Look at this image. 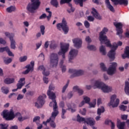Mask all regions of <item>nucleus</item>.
<instances>
[{
    "label": "nucleus",
    "mask_w": 129,
    "mask_h": 129,
    "mask_svg": "<svg viewBox=\"0 0 129 129\" xmlns=\"http://www.w3.org/2000/svg\"><path fill=\"white\" fill-rule=\"evenodd\" d=\"M69 49V43H60V50L58 52V55L62 54V58L64 59L65 58V53L68 51Z\"/></svg>",
    "instance_id": "1a4fd4ad"
},
{
    "label": "nucleus",
    "mask_w": 129,
    "mask_h": 129,
    "mask_svg": "<svg viewBox=\"0 0 129 129\" xmlns=\"http://www.w3.org/2000/svg\"><path fill=\"white\" fill-rule=\"evenodd\" d=\"M49 59L50 60V65H51L52 67H57V65H58V61H59L58 54L54 53H51Z\"/></svg>",
    "instance_id": "6e6552de"
},
{
    "label": "nucleus",
    "mask_w": 129,
    "mask_h": 129,
    "mask_svg": "<svg viewBox=\"0 0 129 129\" xmlns=\"http://www.w3.org/2000/svg\"><path fill=\"white\" fill-rule=\"evenodd\" d=\"M56 27L59 31H61V29H62L65 34H68V32H69V27L67 25V22L64 19H62L61 23L57 24L56 25Z\"/></svg>",
    "instance_id": "423d86ee"
},
{
    "label": "nucleus",
    "mask_w": 129,
    "mask_h": 129,
    "mask_svg": "<svg viewBox=\"0 0 129 129\" xmlns=\"http://www.w3.org/2000/svg\"><path fill=\"white\" fill-rule=\"evenodd\" d=\"M45 11L46 13H48V16L47 17H52V12L50 11V8H46Z\"/></svg>",
    "instance_id": "bf43d9fd"
},
{
    "label": "nucleus",
    "mask_w": 129,
    "mask_h": 129,
    "mask_svg": "<svg viewBox=\"0 0 129 129\" xmlns=\"http://www.w3.org/2000/svg\"><path fill=\"white\" fill-rule=\"evenodd\" d=\"M38 69L40 71H42V74L44 76H48V75H50V72L46 71V69L45 68V67H44V66H43V65L39 66L38 67Z\"/></svg>",
    "instance_id": "aec40b11"
},
{
    "label": "nucleus",
    "mask_w": 129,
    "mask_h": 129,
    "mask_svg": "<svg viewBox=\"0 0 129 129\" xmlns=\"http://www.w3.org/2000/svg\"><path fill=\"white\" fill-rule=\"evenodd\" d=\"M12 61H13V59H12L11 58H9L8 59L4 60V63L8 65V64H10V63H12Z\"/></svg>",
    "instance_id": "8fccbe9b"
},
{
    "label": "nucleus",
    "mask_w": 129,
    "mask_h": 129,
    "mask_svg": "<svg viewBox=\"0 0 129 129\" xmlns=\"http://www.w3.org/2000/svg\"><path fill=\"white\" fill-rule=\"evenodd\" d=\"M100 52L102 53V55L106 54V51H105V47L103 45H102L100 47Z\"/></svg>",
    "instance_id": "72a5a7b5"
},
{
    "label": "nucleus",
    "mask_w": 129,
    "mask_h": 129,
    "mask_svg": "<svg viewBox=\"0 0 129 129\" xmlns=\"http://www.w3.org/2000/svg\"><path fill=\"white\" fill-rule=\"evenodd\" d=\"M108 32V29L106 28H104L99 33V40L101 42V44H104L106 45L107 47L111 48V50L108 53V56L110 58L111 61H113L115 59V50L117 49L118 46H122V42L119 41L118 44L114 43L113 45L110 43V41L107 39V36L105 35L106 33Z\"/></svg>",
    "instance_id": "f257e3e1"
},
{
    "label": "nucleus",
    "mask_w": 129,
    "mask_h": 129,
    "mask_svg": "<svg viewBox=\"0 0 129 129\" xmlns=\"http://www.w3.org/2000/svg\"><path fill=\"white\" fill-rule=\"evenodd\" d=\"M125 125V122H121L119 124H117V126L118 129H124Z\"/></svg>",
    "instance_id": "7c9ffc66"
},
{
    "label": "nucleus",
    "mask_w": 129,
    "mask_h": 129,
    "mask_svg": "<svg viewBox=\"0 0 129 129\" xmlns=\"http://www.w3.org/2000/svg\"><path fill=\"white\" fill-rule=\"evenodd\" d=\"M88 104L89 105L90 108H91L92 107H95V105L96 104V99H94L93 103H90V102L89 103H88Z\"/></svg>",
    "instance_id": "c9c22d12"
},
{
    "label": "nucleus",
    "mask_w": 129,
    "mask_h": 129,
    "mask_svg": "<svg viewBox=\"0 0 129 129\" xmlns=\"http://www.w3.org/2000/svg\"><path fill=\"white\" fill-rule=\"evenodd\" d=\"M6 52L8 53L9 56L11 57H14V55L13 54V52L10 50V48L9 47H7V49H6Z\"/></svg>",
    "instance_id": "a18cd8bd"
},
{
    "label": "nucleus",
    "mask_w": 129,
    "mask_h": 129,
    "mask_svg": "<svg viewBox=\"0 0 129 129\" xmlns=\"http://www.w3.org/2000/svg\"><path fill=\"white\" fill-rule=\"evenodd\" d=\"M122 57L123 59H125V58L129 59V46H126L124 54L122 55Z\"/></svg>",
    "instance_id": "5701e85b"
},
{
    "label": "nucleus",
    "mask_w": 129,
    "mask_h": 129,
    "mask_svg": "<svg viewBox=\"0 0 129 129\" xmlns=\"http://www.w3.org/2000/svg\"><path fill=\"white\" fill-rule=\"evenodd\" d=\"M51 118H49V119H48L47 120H46V121H43V124L44 125H46V126H47V123H48V122H50V121H51Z\"/></svg>",
    "instance_id": "338daca9"
},
{
    "label": "nucleus",
    "mask_w": 129,
    "mask_h": 129,
    "mask_svg": "<svg viewBox=\"0 0 129 129\" xmlns=\"http://www.w3.org/2000/svg\"><path fill=\"white\" fill-rule=\"evenodd\" d=\"M85 123H87V124H89L90 126H92L95 124V121H94V119L92 118H88L86 119Z\"/></svg>",
    "instance_id": "412c9836"
},
{
    "label": "nucleus",
    "mask_w": 129,
    "mask_h": 129,
    "mask_svg": "<svg viewBox=\"0 0 129 129\" xmlns=\"http://www.w3.org/2000/svg\"><path fill=\"white\" fill-rule=\"evenodd\" d=\"M84 100H85V103H89L90 102V98L88 97H84Z\"/></svg>",
    "instance_id": "5fc2aeb1"
},
{
    "label": "nucleus",
    "mask_w": 129,
    "mask_h": 129,
    "mask_svg": "<svg viewBox=\"0 0 129 129\" xmlns=\"http://www.w3.org/2000/svg\"><path fill=\"white\" fill-rule=\"evenodd\" d=\"M105 5H106L107 8L111 11V12H114V8L113 6L110 4V2L109 0H105Z\"/></svg>",
    "instance_id": "4be33fe9"
},
{
    "label": "nucleus",
    "mask_w": 129,
    "mask_h": 129,
    "mask_svg": "<svg viewBox=\"0 0 129 129\" xmlns=\"http://www.w3.org/2000/svg\"><path fill=\"white\" fill-rule=\"evenodd\" d=\"M66 105H67L68 108H67L65 110H66V111H67V110H69V111H70V110L72 108V105L70 103H68L66 104Z\"/></svg>",
    "instance_id": "de8ad7c7"
},
{
    "label": "nucleus",
    "mask_w": 129,
    "mask_h": 129,
    "mask_svg": "<svg viewBox=\"0 0 129 129\" xmlns=\"http://www.w3.org/2000/svg\"><path fill=\"white\" fill-rule=\"evenodd\" d=\"M50 4L55 8H57L58 6H59V4L58 3V1L57 0H51Z\"/></svg>",
    "instance_id": "c756f323"
},
{
    "label": "nucleus",
    "mask_w": 129,
    "mask_h": 129,
    "mask_svg": "<svg viewBox=\"0 0 129 129\" xmlns=\"http://www.w3.org/2000/svg\"><path fill=\"white\" fill-rule=\"evenodd\" d=\"M87 48L90 51H95V50H96V47L93 45H88Z\"/></svg>",
    "instance_id": "e433bc0d"
},
{
    "label": "nucleus",
    "mask_w": 129,
    "mask_h": 129,
    "mask_svg": "<svg viewBox=\"0 0 129 129\" xmlns=\"http://www.w3.org/2000/svg\"><path fill=\"white\" fill-rule=\"evenodd\" d=\"M15 82V79L14 78H6L4 80V83L5 84H12Z\"/></svg>",
    "instance_id": "393cba45"
},
{
    "label": "nucleus",
    "mask_w": 129,
    "mask_h": 129,
    "mask_svg": "<svg viewBox=\"0 0 129 129\" xmlns=\"http://www.w3.org/2000/svg\"><path fill=\"white\" fill-rule=\"evenodd\" d=\"M86 42H87V43H91V38H90V37L87 36L86 37Z\"/></svg>",
    "instance_id": "69168bd1"
},
{
    "label": "nucleus",
    "mask_w": 129,
    "mask_h": 129,
    "mask_svg": "<svg viewBox=\"0 0 129 129\" xmlns=\"http://www.w3.org/2000/svg\"><path fill=\"white\" fill-rule=\"evenodd\" d=\"M94 87H96L99 89H101L103 92L105 93H108V92H110L112 90V88L110 87L106 86L103 82L100 80L96 81L94 83Z\"/></svg>",
    "instance_id": "7ed1b4c3"
},
{
    "label": "nucleus",
    "mask_w": 129,
    "mask_h": 129,
    "mask_svg": "<svg viewBox=\"0 0 129 129\" xmlns=\"http://www.w3.org/2000/svg\"><path fill=\"white\" fill-rule=\"evenodd\" d=\"M59 107L62 108V109H64L65 108V103L64 102V101H60V102L59 104Z\"/></svg>",
    "instance_id": "09e8293b"
},
{
    "label": "nucleus",
    "mask_w": 129,
    "mask_h": 129,
    "mask_svg": "<svg viewBox=\"0 0 129 129\" xmlns=\"http://www.w3.org/2000/svg\"><path fill=\"white\" fill-rule=\"evenodd\" d=\"M67 112V111L66 109H62L61 110V118H66V117H65V113H66Z\"/></svg>",
    "instance_id": "864d4df0"
},
{
    "label": "nucleus",
    "mask_w": 129,
    "mask_h": 129,
    "mask_svg": "<svg viewBox=\"0 0 129 129\" xmlns=\"http://www.w3.org/2000/svg\"><path fill=\"white\" fill-rule=\"evenodd\" d=\"M73 43H74V46L77 49L81 48L82 46V40L80 38H75L73 39Z\"/></svg>",
    "instance_id": "6ab92c4d"
},
{
    "label": "nucleus",
    "mask_w": 129,
    "mask_h": 129,
    "mask_svg": "<svg viewBox=\"0 0 129 129\" xmlns=\"http://www.w3.org/2000/svg\"><path fill=\"white\" fill-rule=\"evenodd\" d=\"M52 90L53 91H54V90H55V87H54V86H53V85H50L48 91H52Z\"/></svg>",
    "instance_id": "680f3d73"
},
{
    "label": "nucleus",
    "mask_w": 129,
    "mask_h": 129,
    "mask_svg": "<svg viewBox=\"0 0 129 129\" xmlns=\"http://www.w3.org/2000/svg\"><path fill=\"white\" fill-rule=\"evenodd\" d=\"M24 98V95L22 94H19L17 97V100H21V99H23Z\"/></svg>",
    "instance_id": "774afa93"
},
{
    "label": "nucleus",
    "mask_w": 129,
    "mask_h": 129,
    "mask_svg": "<svg viewBox=\"0 0 129 129\" xmlns=\"http://www.w3.org/2000/svg\"><path fill=\"white\" fill-rule=\"evenodd\" d=\"M127 106H125L124 105H121V106H119L120 110H121L122 111H125V110L127 108Z\"/></svg>",
    "instance_id": "3c124183"
},
{
    "label": "nucleus",
    "mask_w": 129,
    "mask_h": 129,
    "mask_svg": "<svg viewBox=\"0 0 129 129\" xmlns=\"http://www.w3.org/2000/svg\"><path fill=\"white\" fill-rule=\"evenodd\" d=\"M74 105L73 108H71L70 109L71 112H72V113H73L74 112H75V111H76V105H75V104H73Z\"/></svg>",
    "instance_id": "4d7b16f0"
},
{
    "label": "nucleus",
    "mask_w": 129,
    "mask_h": 129,
    "mask_svg": "<svg viewBox=\"0 0 129 129\" xmlns=\"http://www.w3.org/2000/svg\"><path fill=\"white\" fill-rule=\"evenodd\" d=\"M47 95L50 99H52V101L49 104V106L53 107V110H57L58 109V106H57V102L56 101V94L52 91H48Z\"/></svg>",
    "instance_id": "39448f33"
},
{
    "label": "nucleus",
    "mask_w": 129,
    "mask_h": 129,
    "mask_svg": "<svg viewBox=\"0 0 129 129\" xmlns=\"http://www.w3.org/2000/svg\"><path fill=\"white\" fill-rule=\"evenodd\" d=\"M1 114L6 120H13L16 116H21V113L17 112L15 114L13 109H11L9 112L4 110Z\"/></svg>",
    "instance_id": "f03ea898"
},
{
    "label": "nucleus",
    "mask_w": 129,
    "mask_h": 129,
    "mask_svg": "<svg viewBox=\"0 0 129 129\" xmlns=\"http://www.w3.org/2000/svg\"><path fill=\"white\" fill-rule=\"evenodd\" d=\"M47 96L45 94H43L42 96H39L37 99V101L35 103V106L37 108H42L43 106L45 104V99L46 98Z\"/></svg>",
    "instance_id": "0eeeda50"
},
{
    "label": "nucleus",
    "mask_w": 129,
    "mask_h": 129,
    "mask_svg": "<svg viewBox=\"0 0 129 129\" xmlns=\"http://www.w3.org/2000/svg\"><path fill=\"white\" fill-rule=\"evenodd\" d=\"M16 8L14 6H11L7 9V12L8 13H12V12H15Z\"/></svg>",
    "instance_id": "f704fd0d"
},
{
    "label": "nucleus",
    "mask_w": 129,
    "mask_h": 129,
    "mask_svg": "<svg viewBox=\"0 0 129 129\" xmlns=\"http://www.w3.org/2000/svg\"><path fill=\"white\" fill-rule=\"evenodd\" d=\"M69 73H72L73 75L71 76V78H74V77H77L78 76H81L84 74V71L82 70H76L74 69H70L69 70Z\"/></svg>",
    "instance_id": "f8f14e48"
},
{
    "label": "nucleus",
    "mask_w": 129,
    "mask_h": 129,
    "mask_svg": "<svg viewBox=\"0 0 129 129\" xmlns=\"http://www.w3.org/2000/svg\"><path fill=\"white\" fill-rule=\"evenodd\" d=\"M5 36L9 38L11 42V49H16V40L14 39V37H15V34L13 33H10L9 32H5Z\"/></svg>",
    "instance_id": "9d476101"
},
{
    "label": "nucleus",
    "mask_w": 129,
    "mask_h": 129,
    "mask_svg": "<svg viewBox=\"0 0 129 129\" xmlns=\"http://www.w3.org/2000/svg\"><path fill=\"white\" fill-rule=\"evenodd\" d=\"M27 59H28V56L25 55L24 56H21L19 58V61L20 62H25V61H27Z\"/></svg>",
    "instance_id": "58836bf2"
},
{
    "label": "nucleus",
    "mask_w": 129,
    "mask_h": 129,
    "mask_svg": "<svg viewBox=\"0 0 129 129\" xmlns=\"http://www.w3.org/2000/svg\"><path fill=\"white\" fill-rule=\"evenodd\" d=\"M73 89H74V90L77 91V92L79 94V95H82L84 92L82 89L79 88V87H78L77 86L74 87Z\"/></svg>",
    "instance_id": "b1692460"
},
{
    "label": "nucleus",
    "mask_w": 129,
    "mask_h": 129,
    "mask_svg": "<svg viewBox=\"0 0 129 129\" xmlns=\"http://www.w3.org/2000/svg\"><path fill=\"white\" fill-rule=\"evenodd\" d=\"M109 104L110 105H111L112 107H117V106H118V104H119V99H116V95H113L111 96Z\"/></svg>",
    "instance_id": "ddd939ff"
},
{
    "label": "nucleus",
    "mask_w": 129,
    "mask_h": 129,
    "mask_svg": "<svg viewBox=\"0 0 129 129\" xmlns=\"http://www.w3.org/2000/svg\"><path fill=\"white\" fill-rule=\"evenodd\" d=\"M69 7H70V9L67 10L68 13L69 14H70L71 13H74V11H75V8H73L72 7V4L69 3Z\"/></svg>",
    "instance_id": "c85d7f7f"
},
{
    "label": "nucleus",
    "mask_w": 129,
    "mask_h": 129,
    "mask_svg": "<svg viewBox=\"0 0 129 129\" xmlns=\"http://www.w3.org/2000/svg\"><path fill=\"white\" fill-rule=\"evenodd\" d=\"M40 119H41V117L39 116H36L34 117L33 121V122H37V121H38V123H40Z\"/></svg>",
    "instance_id": "37998d69"
},
{
    "label": "nucleus",
    "mask_w": 129,
    "mask_h": 129,
    "mask_svg": "<svg viewBox=\"0 0 129 129\" xmlns=\"http://www.w3.org/2000/svg\"><path fill=\"white\" fill-rule=\"evenodd\" d=\"M2 92L4 93L5 94H8L9 92H10V90H9V88L8 87L3 86L1 88Z\"/></svg>",
    "instance_id": "bb28decb"
},
{
    "label": "nucleus",
    "mask_w": 129,
    "mask_h": 129,
    "mask_svg": "<svg viewBox=\"0 0 129 129\" xmlns=\"http://www.w3.org/2000/svg\"><path fill=\"white\" fill-rule=\"evenodd\" d=\"M116 66H117L116 62H113L107 71V74L108 75H113L116 70Z\"/></svg>",
    "instance_id": "2eb2a0df"
},
{
    "label": "nucleus",
    "mask_w": 129,
    "mask_h": 129,
    "mask_svg": "<svg viewBox=\"0 0 129 129\" xmlns=\"http://www.w3.org/2000/svg\"><path fill=\"white\" fill-rule=\"evenodd\" d=\"M72 0H60V5H64V4H69Z\"/></svg>",
    "instance_id": "79ce46f5"
},
{
    "label": "nucleus",
    "mask_w": 129,
    "mask_h": 129,
    "mask_svg": "<svg viewBox=\"0 0 129 129\" xmlns=\"http://www.w3.org/2000/svg\"><path fill=\"white\" fill-rule=\"evenodd\" d=\"M25 78H22L20 79L18 82H19V83H24V84H25L26 82H25Z\"/></svg>",
    "instance_id": "0e129e2a"
},
{
    "label": "nucleus",
    "mask_w": 129,
    "mask_h": 129,
    "mask_svg": "<svg viewBox=\"0 0 129 129\" xmlns=\"http://www.w3.org/2000/svg\"><path fill=\"white\" fill-rule=\"evenodd\" d=\"M91 14L93 17H98L99 16V13L97 12V10L94 8H92Z\"/></svg>",
    "instance_id": "a878e982"
},
{
    "label": "nucleus",
    "mask_w": 129,
    "mask_h": 129,
    "mask_svg": "<svg viewBox=\"0 0 129 129\" xmlns=\"http://www.w3.org/2000/svg\"><path fill=\"white\" fill-rule=\"evenodd\" d=\"M25 85V83H17V89H21L23 86Z\"/></svg>",
    "instance_id": "603ef678"
},
{
    "label": "nucleus",
    "mask_w": 129,
    "mask_h": 129,
    "mask_svg": "<svg viewBox=\"0 0 129 129\" xmlns=\"http://www.w3.org/2000/svg\"><path fill=\"white\" fill-rule=\"evenodd\" d=\"M80 112L82 115H85L86 114V109L83 108V111L80 110Z\"/></svg>",
    "instance_id": "e2e57ef3"
},
{
    "label": "nucleus",
    "mask_w": 129,
    "mask_h": 129,
    "mask_svg": "<svg viewBox=\"0 0 129 129\" xmlns=\"http://www.w3.org/2000/svg\"><path fill=\"white\" fill-rule=\"evenodd\" d=\"M113 3L114 6H117L120 5L121 6L123 5L125 7H126L128 5V1L127 0H111Z\"/></svg>",
    "instance_id": "a211bd4d"
},
{
    "label": "nucleus",
    "mask_w": 129,
    "mask_h": 129,
    "mask_svg": "<svg viewBox=\"0 0 129 129\" xmlns=\"http://www.w3.org/2000/svg\"><path fill=\"white\" fill-rule=\"evenodd\" d=\"M40 29L42 35H44L45 34V26L44 25H41Z\"/></svg>",
    "instance_id": "c03bdc74"
},
{
    "label": "nucleus",
    "mask_w": 129,
    "mask_h": 129,
    "mask_svg": "<svg viewBox=\"0 0 129 129\" xmlns=\"http://www.w3.org/2000/svg\"><path fill=\"white\" fill-rule=\"evenodd\" d=\"M86 120V119L85 118L81 117L79 114H78L77 115V121H79V122H81L82 121H84L85 123V121Z\"/></svg>",
    "instance_id": "473e14b6"
},
{
    "label": "nucleus",
    "mask_w": 129,
    "mask_h": 129,
    "mask_svg": "<svg viewBox=\"0 0 129 129\" xmlns=\"http://www.w3.org/2000/svg\"><path fill=\"white\" fill-rule=\"evenodd\" d=\"M124 91H125V93L127 95H129V83H128V82H126L125 84Z\"/></svg>",
    "instance_id": "cd10ccee"
},
{
    "label": "nucleus",
    "mask_w": 129,
    "mask_h": 129,
    "mask_svg": "<svg viewBox=\"0 0 129 129\" xmlns=\"http://www.w3.org/2000/svg\"><path fill=\"white\" fill-rule=\"evenodd\" d=\"M78 54V50L75 49H72L69 52L70 57L69 58V61L70 62H72V60H73Z\"/></svg>",
    "instance_id": "f3484780"
},
{
    "label": "nucleus",
    "mask_w": 129,
    "mask_h": 129,
    "mask_svg": "<svg viewBox=\"0 0 129 129\" xmlns=\"http://www.w3.org/2000/svg\"><path fill=\"white\" fill-rule=\"evenodd\" d=\"M84 26H85V28H86L87 29H88V28H89V27H90V24L89 23V22H88V21H85Z\"/></svg>",
    "instance_id": "13d9d810"
},
{
    "label": "nucleus",
    "mask_w": 129,
    "mask_h": 129,
    "mask_svg": "<svg viewBox=\"0 0 129 129\" xmlns=\"http://www.w3.org/2000/svg\"><path fill=\"white\" fill-rule=\"evenodd\" d=\"M113 25L116 29L117 35H118V36L121 35L123 32V30H122V24L119 22H114Z\"/></svg>",
    "instance_id": "dca6fc26"
},
{
    "label": "nucleus",
    "mask_w": 129,
    "mask_h": 129,
    "mask_svg": "<svg viewBox=\"0 0 129 129\" xmlns=\"http://www.w3.org/2000/svg\"><path fill=\"white\" fill-rule=\"evenodd\" d=\"M100 68L102 71H104V72L107 71V69L106 68V67H105V65H104V63L102 62L100 63Z\"/></svg>",
    "instance_id": "ea45409f"
},
{
    "label": "nucleus",
    "mask_w": 129,
    "mask_h": 129,
    "mask_svg": "<svg viewBox=\"0 0 129 129\" xmlns=\"http://www.w3.org/2000/svg\"><path fill=\"white\" fill-rule=\"evenodd\" d=\"M105 111V110L104 109V107H101V108H98V109H97L98 115H99V116L101 115V113L104 112Z\"/></svg>",
    "instance_id": "2f4dec72"
},
{
    "label": "nucleus",
    "mask_w": 129,
    "mask_h": 129,
    "mask_svg": "<svg viewBox=\"0 0 129 129\" xmlns=\"http://www.w3.org/2000/svg\"><path fill=\"white\" fill-rule=\"evenodd\" d=\"M57 47V45L53 42H51L50 45V49H56Z\"/></svg>",
    "instance_id": "6e6d98bb"
},
{
    "label": "nucleus",
    "mask_w": 129,
    "mask_h": 129,
    "mask_svg": "<svg viewBox=\"0 0 129 129\" xmlns=\"http://www.w3.org/2000/svg\"><path fill=\"white\" fill-rule=\"evenodd\" d=\"M8 49V46H6L5 47H0V53H3V52H5V51H7V49Z\"/></svg>",
    "instance_id": "052dcab7"
},
{
    "label": "nucleus",
    "mask_w": 129,
    "mask_h": 129,
    "mask_svg": "<svg viewBox=\"0 0 129 129\" xmlns=\"http://www.w3.org/2000/svg\"><path fill=\"white\" fill-rule=\"evenodd\" d=\"M59 113V111L58 110H53V111L52 112L51 116L50 117L51 120L50 123V125L52 128H55L56 127V123H55V118H56V116L58 115Z\"/></svg>",
    "instance_id": "9b49d317"
},
{
    "label": "nucleus",
    "mask_w": 129,
    "mask_h": 129,
    "mask_svg": "<svg viewBox=\"0 0 129 129\" xmlns=\"http://www.w3.org/2000/svg\"><path fill=\"white\" fill-rule=\"evenodd\" d=\"M8 127H9V125L8 124H0V129H8Z\"/></svg>",
    "instance_id": "a19ab883"
},
{
    "label": "nucleus",
    "mask_w": 129,
    "mask_h": 129,
    "mask_svg": "<svg viewBox=\"0 0 129 129\" xmlns=\"http://www.w3.org/2000/svg\"><path fill=\"white\" fill-rule=\"evenodd\" d=\"M31 4H28L26 9L28 12L33 14L35 13L36 10L39 9V7L41 5V2L40 0H31Z\"/></svg>",
    "instance_id": "20e7f679"
},
{
    "label": "nucleus",
    "mask_w": 129,
    "mask_h": 129,
    "mask_svg": "<svg viewBox=\"0 0 129 129\" xmlns=\"http://www.w3.org/2000/svg\"><path fill=\"white\" fill-rule=\"evenodd\" d=\"M34 66H35V61L32 60L31 61L30 64L26 66L25 68H26L27 70L23 72V74L26 75L29 74L30 71L33 72V71H34Z\"/></svg>",
    "instance_id": "4468645a"
},
{
    "label": "nucleus",
    "mask_w": 129,
    "mask_h": 129,
    "mask_svg": "<svg viewBox=\"0 0 129 129\" xmlns=\"http://www.w3.org/2000/svg\"><path fill=\"white\" fill-rule=\"evenodd\" d=\"M68 85H69V81H68L67 83L62 88V93H64V92H65V91H66V89H67V87H68Z\"/></svg>",
    "instance_id": "49530a36"
},
{
    "label": "nucleus",
    "mask_w": 129,
    "mask_h": 129,
    "mask_svg": "<svg viewBox=\"0 0 129 129\" xmlns=\"http://www.w3.org/2000/svg\"><path fill=\"white\" fill-rule=\"evenodd\" d=\"M74 2L77 5H80V7H83V0H74Z\"/></svg>",
    "instance_id": "4c0bfd02"
}]
</instances>
